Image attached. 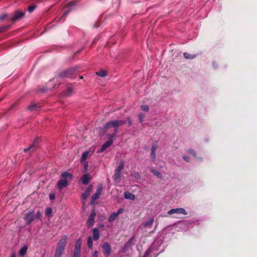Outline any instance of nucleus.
I'll return each mask as SVG.
<instances>
[{"instance_id": "1", "label": "nucleus", "mask_w": 257, "mask_h": 257, "mask_svg": "<svg viewBox=\"0 0 257 257\" xmlns=\"http://www.w3.org/2000/svg\"><path fill=\"white\" fill-rule=\"evenodd\" d=\"M126 123V121L121 119H115L107 122L104 125L103 131L104 133L111 127L114 128V132L111 134H107L108 138H114L117 132L118 127L123 125Z\"/></svg>"}, {"instance_id": "2", "label": "nucleus", "mask_w": 257, "mask_h": 257, "mask_svg": "<svg viewBox=\"0 0 257 257\" xmlns=\"http://www.w3.org/2000/svg\"><path fill=\"white\" fill-rule=\"evenodd\" d=\"M79 72V67L78 66L70 68L69 69L62 70L57 72L54 77L53 79L70 78L74 79Z\"/></svg>"}, {"instance_id": "3", "label": "nucleus", "mask_w": 257, "mask_h": 257, "mask_svg": "<svg viewBox=\"0 0 257 257\" xmlns=\"http://www.w3.org/2000/svg\"><path fill=\"white\" fill-rule=\"evenodd\" d=\"M67 242V236L64 235L59 240L57 245L54 257H61Z\"/></svg>"}, {"instance_id": "4", "label": "nucleus", "mask_w": 257, "mask_h": 257, "mask_svg": "<svg viewBox=\"0 0 257 257\" xmlns=\"http://www.w3.org/2000/svg\"><path fill=\"white\" fill-rule=\"evenodd\" d=\"M40 140L38 137L35 138L29 147L24 149L25 153L31 155V153L36 151L40 147Z\"/></svg>"}, {"instance_id": "5", "label": "nucleus", "mask_w": 257, "mask_h": 257, "mask_svg": "<svg viewBox=\"0 0 257 257\" xmlns=\"http://www.w3.org/2000/svg\"><path fill=\"white\" fill-rule=\"evenodd\" d=\"M124 167V163L123 161L121 162L119 165L117 166L114 171V174L112 178L114 180L115 182L118 183L120 181V174Z\"/></svg>"}, {"instance_id": "6", "label": "nucleus", "mask_w": 257, "mask_h": 257, "mask_svg": "<svg viewBox=\"0 0 257 257\" xmlns=\"http://www.w3.org/2000/svg\"><path fill=\"white\" fill-rule=\"evenodd\" d=\"M168 213L170 215L176 214L174 217L179 218L180 215H187L188 213L183 208H173L170 210Z\"/></svg>"}, {"instance_id": "7", "label": "nucleus", "mask_w": 257, "mask_h": 257, "mask_svg": "<svg viewBox=\"0 0 257 257\" xmlns=\"http://www.w3.org/2000/svg\"><path fill=\"white\" fill-rule=\"evenodd\" d=\"M102 189L103 187L101 184H99L97 186L96 192L91 196L90 201L91 204H94L95 200L99 198L101 194Z\"/></svg>"}, {"instance_id": "8", "label": "nucleus", "mask_w": 257, "mask_h": 257, "mask_svg": "<svg viewBox=\"0 0 257 257\" xmlns=\"http://www.w3.org/2000/svg\"><path fill=\"white\" fill-rule=\"evenodd\" d=\"M25 13L22 11L17 10L14 12V15L11 18L10 20L14 23L17 21H20L25 16Z\"/></svg>"}, {"instance_id": "9", "label": "nucleus", "mask_w": 257, "mask_h": 257, "mask_svg": "<svg viewBox=\"0 0 257 257\" xmlns=\"http://www.w3.org/2000/svg\"><path fill=\"white\" fill-rule=\"evenodd\" d=\"M24 219L27 224H30L36 219V217L34 211H30L27 213L24 217Z\"/></svg>"}, {"instance_id": "10", "label": "nucleus", "mask_w": 257, "mask_h": 257, "mask_svg": "<svg viewBox=\"0 0 257 257\" xmlns=\"http://www.w3.org/2000/svg\"><path fill=\"white\" fill-rule=\"evenodd\" d=\"M81 241L80 239H78L76 241L75 248L74 250L73 257H79L80 254V247Z\"/></svg>"}, {"instance_id": "11", "label": "nucleus", "mask_w": 257, "mask_h": 257, "mask_svg": "<svg viewBox=\"0 0 257 257\" xmlns=\"http://www.w3.org/2000/svg\"><path fill=\"white\" fill-rule=\"evenodd\" d=\"M134 238L132 237L125 243L123 248L121 250L122 252H126L129 249L131 248L132 246L134 244Z\"/></svg>"}, {"instance_id": "12", "label": "nucleus", "mask_w": 257, "mask_h": 257, "mask_svg": "<svg viewBox=\"0 0 257 257\" xmlns=\"http://www.w3.org/2000/svg\"><path fill=\"white\" fill-rule=\"evenodd\" d=\"M68 185V182L66 179H60L58 181L57 186L58 189L60 190H62L64 188L66 187Z\"/></svg>"}, {"instance_id": "13", "label": "nucleus", "mask_w": 257, "mask_h": 257, "mask_svg": "<svg viewBox=\"0 0 257 257\" xmlns=\"http://www.w3.org/2000/svg\"><path fill=\"white\" fill-rule=\"evenodd\" d=\"M110 139L106 142L101 147L99 152H103L108 147H109L113 143V138H109Z\"/></svg>"}, {"instance_id": "14", "label": "nucleus", "mask_w": 257, "mask_h": 257, "mask_svg": "<svg viewBox=\"0 0 257 257\" xmlns=\"http://www.w3.org/2000/svg\"><path fill=\"white\" fill-rule=\"evenodd\" d=\"M92 179V178L90 177V175L88 174H85L82 176L81 178V181L82 184L87 185Z\"/></svg>"}, {"instance_id": "15", "label": "nucleus", "mask_w": 257, "mask_h": 257, "mask_svg": "<svg viewBox=\"0 0 257 257\" xmlns=\"http://www.w3.org/2000/svg\"><path fill=\"white\" fill-rule=\"evenodd\" d=\"M92 185H90L87 188L85 192L81 195V197L83 200H85L90 195V193L92 190Z\"/></svg>"}, {"instance_id": "16", "label": "nucleus", "mask_w": 257, "mask_h": 257, "mask_svg": "<svg viewBox=\"0 0 257 257\" xmlns=\"http://www.w3.org/2000/svg\"><path fill=\"white\" fill-rule=\"evenodd\" d=\"M104 253L107 255H109L111 252V247L109 243L107 242H105L102 246Z\"/></svg>"}, {"instance_id": "17", "label": "nucleus", "mask_w": 257, "mask_h": 257, "mask_svg": "<svg viewBox=\"0 0 257 257\" xmlns=\"http://www.w3.org/2000/svg\"><path fill=\"white\" fill-rule=\"evenodd\" d=\"M124 198L126 199H130L131 200H134L135 199V194L129 192H125L124 193Z\"/></svg>"}, {"instance_id": "18", "label": "nucleus", "mask_w": 257, "mask_h": 257, "mask_svg": "<svg viewBox=\"0 0 257 257\" xmlns=\"http://www.w3.org/2000/svg\"><path fill=\"white\" fill-rule=\"evenodd\" d=\"M61 177L63 179H66V178L71 179L73 178V175L67 172H64L61 173Z\"/></svg>"}, {"instance_id": "19", "label": "nucleus", "mask_w": 257, "mask_h": 257, "mask_svg": "<svg viewBox=\"0 0 257 257\" xmlns=\"http://www.w3.org/2000/svg\"><path fill=\"white\" fill-rule=\"evenodd\" d=\"M99 237V230L97 228H94L93 230V238L95 240H97Z\"/></svg>"}, {"instance_id": "20", "label": "nucleus", "mask_w": 257, "mask_h": 257, "mask_svg": "<svg viewBox=\"0 0 257 257\" xmlns=\"http://www.w3.org/2000/svg\"><path fill=\"white\" fill-rule=\"evenodd\" d=\"M183 55L185 59L190 60H192L195 58L197 56V55L196 54L191 55L186 52L184 53Z\"/></svg>"}, {"instance_id": "21", "label": "nucleus", "mask_w": 257, "mask_h": 257, "mask_svg": "<svg viewBox=\"0 0 257 257\" xmlns=\"http://www.w3.org/2000/svg\"><path fill=\"white\" fill-rule=\"evenodd\" d=\"M41 106L39 104H32L28 107L29 110L31 111L36 110H37L39 108L41 107Z\"/></svg>"}, {"instance_id": "22", "label": "nucleus", "mask_w": 257, "mask_h": 257, "mask_svg": "<svg viewBox=\"0 0 257 257\" xmlns=\"http://www.w3.org/2000/svg\"><path fill=\"white\" fill-rule=\"evenodd\" d=\"M95 215L96 214L94 212H92L90 215L89 216L88 219V222L89 223V225H91L93 223L94 217H95Z\"/></svg>"}, {"instance_id": "23", "label": "nucleus", "mask_w": 257, "mask_h": 257, "mask_svg": "<svg viewBox=\"0 0 257 257\" xmlns=\"http://www.w3.org/2000/svg\"><path fill=\"white\" fill-rule=\"evenodd\" d=\"M151 172L159 178H162L163 177V175L161 173L156 169H152Z\"/></svg>"}, {"instance_id": "24", "label": "nucleus", "mask_w": 257, "mask_h": 257, "mask_svg": "<svg viewBox=\"0 0 257 257\" xmlns=\"http://www.w3.org/2000/svg\"><path fill=\"white\" fill-rule=\"evenodd\" d=\"M117 216H118V213H113L109 216V217L108 218V221L109 222H112V221L115 220L116 219Z\"/></svg>"}, {"instance_id": "25", "label": "nucleus", "mask_w": 257, "mask_h": 257, "mask_svg": "<svg viewBox=\"0 0 257 257\" xmlns=\"http://www.w3.org/2000/svg\"><path fill=\"white\" fill-rule=\"evenodd\" d=\"M28 247L26 245L23 246L20 250L19 253L21 255L24 256L27 252Z\"/></svg>"}, {"instance_id": "26", "label": "nucleus", "mask_w": 257, "mask_h": 257, "mask_svg": "<svg viewBox=\"0 0 257 257\" xmlns=\"http://www.w3.org/2000/svg\"><path fill=\"white\" fill-rule=\"evenodd\" d=\"M45 215L47 217H51L52 216V209L50 207L47 208L45 210Z\"/></svg>"}, {"instance_id": "27", "label": "nucleus", "mask_w": 257, "mask_h": 257, "mask_svg": "<svg viewBox=\"0 0 257 257\" xmlns=\"http://www.w3.org/2000/svg\"><path fill=\"white\" fill-rule=\"evenodd\" d=\"M11 27V25H7L0 27V33L8 30Z\"/></svg>"}, {"instance_id": "28", "label": "nucleus", "mask_w": 257, "mask_h": 257, "mask_svg": "<svg viewBox=\"0 0 257 257\" xmlns=\"http://www.w3.org/2000/svg\"><path fill=\"white\" fill-rule=\"evenodd\" d=\"M89 155V152L86 151L84 152L82 155L81 158V162L85 161L86 160Z\"/></svg>"}, {"instance_id": "29", "label": "nucleus", "mask_w": 257, "mask_h": 257, "mask_svg": "<svg viewBox=\"0 0 257 257\" xmlns=\"http://www.w3.org/2000/svg\"><path fill=\"white\" fill-rule=\"evenodd\" d=\"M96 74L98 76L103 77L106 75L107 72H106V71H105L104 70H100V71H99L96 72Z\"/></svg>"}, {"instance_id": "30", "label": "nucleus", "mask_w": 257, "mask_h": 257, "mask_svg": "<svg viewBox=\"0 0 257 257\" xmlns=\"http://www.w3.org/2000/svg\"><path fill=\"white\" fill-rule=\"evenodd\" d=\"M187 152L190 154L194 156L195 158L196 157V152L193 150L192 149H188L187 150Z\"/></svg>"}, {"instance_id": "31", "label": "nucleus", "mask_w": 257, "mask_h": 257, "mask_svg": "<svg viewBox=\"0 0 257 257\" xmlns=\"http://www.w3.org/2000/svg\"><path fill=\"white\" fill-rule=\"evenodd\" d=\"M132 176L136 179L140 180L141 178V175L138 172H135L132 174Z\"/></svg>"}, {"instance_id": "32", "label": "nucleus", "mask_w": 257, "mask_h": 257, "mask_svg": "<svg viewBox=\"0 0 257 257\" xmlns=\"http://www.w3.org/2000/svg\"><path fill=\"white\" fill-rule=\"evenodd\" d=\"M87 244H88V247L90 248H92V239H91V237H89L88 238V239H87Z\"/></svg>"}, {"instance_id": "33", "label": "nucleus", "mask_w": 257, "mask_h": 257, "mask_svg": "<svg viewBox=\"0 0 257 257\" xmlns=\"http://www.w3.org/2000/svg\"><path fill=\"white\" fill-rule=\"evenodd\" d=\"M142 110L145 112H148L150 110L149 107L147 105H143L141 106Z\"/></svg>"}, {"instance_id": "34", "label": "nucleus", "mask_w": 257, "mask_h": 257, "mask_svg": "<svg viewBox=\"0 0 257 257\" xmlns=\"http://www.w3.org/2000/svg\"><path fill=\"white\" fill-rule=\"evenodd\" d=\"M36 8V6H31L28 8V11L30 13H31L35 10Z\"/></svg>"}, {"instance_id": "35", "label": "nucleus", "mask_w": 257, "mask_h": 257, "mask_svg": "<svg viewBox=\"0 0 257 257\" xmlns=\"http://www.w3.org/2000/svg\"><path fill=\"white\" fill-rule=\"evenodd\" d=\"M151 157H152V161H155V160H156V152H155V151H151Z\"/></svg>"}, {"instance_id": "36", "label": "nucleus", "mask_w": 257, "mask_h": 257, "mask_svg": "<svg viewBox=\"0 0 257 257\" xmlns=\"http://www.w3.org/2000/svg\"><path fill=\"white\" fill-rule=\"evenodd\" d=\"M145 117V115L143 113H141L140 114H139V122L140 123H142L143 121V118L144 117Z\"/></svg>"}, {"instance_id": "37", "label": "nucleus", "mask_w": 257, "mask_h": 257, "mask_svg": "<svg viewBox=\"0 0 257 257\" xmlns=\"http://www.w3.org/2000/svg\"><path fill=\"white\" fill-rule=\"evenodd\" d=\"M35 215L36 217V219L40 218L41 216V211L39 210H38V211L36 212V214H35Z\"/></svg>"}, {"instance_id": "38", "label": "nucleus", "mask_w": 257, "mask_h": 257, "mask_svg": "<svg viewBox=\"0 0 257 257\" xmlns=\"http://www.w3.org/2000/svg\"><path fill=\"white\" fill-rule=\"evenodd\" d=\"M70 11V10H68V11H67L63 13V15H62V16H61V17L60 18V19H59V20H60V19H63V18H65L66 17H67V15H68V14L69 13Z\"/></svg>"}, {"instance_id": "39", "label": "nucleus", "mask_w": 257, "mask_h": 257, "mask_svg": "<svg viewBox=\"0 0 257 257\" xmlns=\"http://www.w3.org/2000/svg\"><path fill=\"white\" fill-rule=\"evenodd\" d=\"M72 92V89L71 88H68L66 91L65 95H69Z\"/></svg>"}, {"instance_id": "40", "label": "nucleus", "mask_w": 257, "mask_h": 257, "mask_svg": "<svg viewBox=\"0 0 257 257\" xmlns=\"http://www.w3.org/2000/svg\"><path fill=\"white\" fill-rule=\"evenodd\" d=\"M8 17V14H3L1 15H0V21H2L4 19Z\"/></svg>"}, {"instance_id": "41", "label": "nucleus", "mask_w": 257, "mask_h": 257, "mask_svg": "<svg viewBox=\"0 0 257 257\" xmlns=\"http://www.w3.org/2000/svg\"><path fill=\"white\" fill-rule=\"evenodd\" d=\"M157 149V145L156 143H154L152 145V148H151V151H156Z\"/></svg>"}, {"instance_id": "42", "label": "nucleus", "mask_w": 257, "mask_h": 257, "mask_svg": "<svg viewBox=\"0 0 257 257\" xmlns=\"http://www.w3.org/2000/svg\"><path fill=\"white\" fill-rule=\"evenodd\" d=\"M154 223V219L151 218L150 219L145 225H152V224Z\"/></svg>"}, {"instance_id": "43", "label": "nucleus", "mask_w": 257, "mask_h": 257, "mask_svg": "<svg viewBox=\"0 0 257 257\" xmlns=\"http://www.w3.org/2000/svg\"><path fill=\"white\" fill-rule=\"evenodd\" d=\"M55 194L54 193H52V192L50 193V194H49L50 200H54L55 199Z\"/></svg>"}, {"instance_id": "44", "label": "nucleus", "mask_w": 257, "mask_h": 257, "mask_svg": "<svg viewBox=\"0 0 257 257\" xmlns=\"http://www.w3.org/2000/svg\"><path fill=\"white\" fill-rule=\"evenodd\" d=\"M183 158L184 159V160L187 162H190V158L189 157H188V156H184L183 157Z\"/></svg>"}, {"instance_id": "45", "label": "nucleus", "mask_w": 257, "mask_h": 257, "mask_svg": "<svg viewBox=\"0 0 257 257\" xmlns=\"http://www.w3.org/2000/svg\"><path fill=\"white\" fill-rule=\"evenodd\" d=\"M127 119L128 121V122H127L128 126L129 127L132 125V119L130 117H127Z\"/></svg>"}, {"instance_id": "46", "label": "nucleus", "mask_w": 257, "mask_h": 257, "mask_svg": "<svg viewBox=\"0 0 257 257\" xmlns=\"http://www.w3.org/2000/svg\"><path fill=\"white\" fill-rule=\"evenodd\" d=\"M88 164L87 162H85L84 164V169L85 171H86L88 168Z\"/></svg>"}, {"instance_id": "47", "label": "nucleus", "mask_w": 257, "mask_h": 257, "mask_svg": "<svg viewBox=\"0 0 257 257\" xmlns=\"http://www.w3.org/2000/svg\"><path fill=\"white\" fill-rule=\"evenodd\" d=\"M75 4H76L75 2H70V3H69L68 5H69V6H75Z\"/></svg>"}, {"instance_id": "48", "label": "nucleus", "mask_w": 257, "mask_h": 257, "mask_svg": "<svg viewBox=\"0 0 257 257\" xmlns=\"http://www.w3.org/2000/svg\"><path fill=\"white\" fill-rule=\"evenodd\" d=\"M98 252L97 251H95L92 254V257H97Z\"/></svg>"}, {"instance_id": "49", "label": "nucleus", "mask_w": 257, "mask_h": 257, "mask_svg": "<svg viewBox=\"0 0 257 257\" xmlns=\"http://www.w3.org/2000/svg\"><path fill=\"white\" fill-rule=\"evenodd\" d=\"M122 209H121V208H120V209H118V210H117V213H118V215L119 213H120L121 212H122Z\"/></svg>"}, {"instance_id": "50", "label": "nucleus", "mask_w": 257, "mask_h": 257, "mask_svg": "<svg viewBox=\"0 0 257 257\" xmlns=\"http://www.w3.org/2000/svg\"><path fill=\"white\" fill-rule=\"evenodd\" d=\"M99 26V24H97V23H96V24H95L94 25V27L95 28H98Z\"/></svg>"}, {"instance_id": "51", "label": "nucleus", "mask_w": 257, "mask_h": 257, "mask_svg": "<svg viewBox=\"0 0 257 257\" xmlns=\"http://www.w3.org/2000/svg\"><path fill=\"white\" fill-rule=\"evenodd\" d=\"M12 257H16V254H15V253L13 254V255H12Z\"/></svg>"}, {"instance_id": "52", "label": "nucleus", "mask_w": 257, "mask_h": 257, "mask_svg": "<svg viewBox=\"0 0 257 257\" xmlns=\"http://www.w3.org/2000/svg\"><path fill=\"white\" fill-rule=\"evenodd\" d=\"M54 87V88H57L58 86H57V85L55 84Z\"/></svg>"}, {"instance_id": "53", "label": "nucleus", "mask_w": 257, "mask_h": 257, "mask_svg": "<svg viewBox=\"0 0 257 257\" xmlns=\"http://www.w3.org/2000/svg\"><path fill=\"white\" fill-rule=\"evenodd\" d=\"M83 78V76H80V79H82Z\"/></svg>"}]
</instances>
